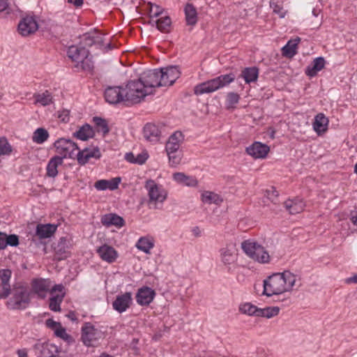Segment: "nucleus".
Wrapping results in <instances>:
<instances>
[{
  "label": "nucleus",
  "mask_w": 357,
  "mask_h": 357,
  "mask_svg": "<svg viewBox=\"0 0 357 357\" xmlns=\"http://www.w3.org/2000/svg\"><path fill=\"white\" fill-rule=\"evenodd\" d=\"M173 178L177 183L188 187H195L198 184V181L195 177L187 176L182 172L174 173Z\"/></svg>",
  "instance_id": "31"
},
{
  "label": "nucleus",
  "mask_w": 357,
  "mask_h": 357,
  "mask_svg": "<svg viewBox=\"0 0 357 357\" xmlns=\"http://www.w3.org/2000/svg\"><path fill=\"white\" fill-rule=\"evenodd\" d=\"M11 296L6 303L7 307L13 310H22L30 304V291L24 286L14 287L12 289Z\"/></svg>",
  "instance_id": "2"
},
{
  "label": "nucleus",
  "mask_w": 357,
  "mask_h": 357,
  "mask_svg": "<svg viewBox=\"0 0 357 357\" xmlns=\"http://www.w3.org/2000/svg\"><path fill=\"white\" fill-rule=\"evenodd\" d=\"M9 6L7 0H0V13L3 11H7L9 13Z\"/></svg>",
  "instance_id": "62"
},
{
  "label": "nucleus",
  "mask_w": 357,
  "mask_h": 357,
  "mask_svg": "<svg viewBox=\"0 0 357 357\" xmlns=\"http://www.w3.org/2000/svg\"><path fill=\"white\" fill-rule=\"evenodd\" d=\"M185 20L188 25H195L197 22V13L192 3H187L185 9Z\"/></svg>",
  "instance_id": "35"
},
{
  "label": "nucleus",
  "mask_w": 357,
  "mask_h": 357,
  "mask_svg": "<svg viewBox=\"0 0 357 357\" xmlns=\"http://www.w3.org/2000/svg\"><path fill=\"white\" fill-rule=\"evenodd\" d=\"M155 24L158 30L164 33L170 31L172 20L169 17L166 16L160 17L155 21Z\"/></svg>",
  "instance_id": "42"
},
{
  "label": "nucleus",
  "mask_w": 357,
  "mask_h": 357,
  "mask_svg": "<svg viewBox=\"0 0 357 357\" xmlns=\"http://www.w3.org/2000/svg\"><path fill=\"white\" fill-rule=\"evenodd\" d=\"M123 93V86H108L105 90L104 96L105 100L109 104H123L126 105Z\"/></svg>",
  "instance_id": "9"
},
{
  "label": "nucleus",
  "mask_w": 357,
  "mask_h": 357,
  "mask_svg": "<svg viewBox=\"0 0 357 357\" xmlns=\"http://www.w3.org/2000/svg\"><path fill=\"white\" fill-rule=\"evenodd\" d=\"M328 124V119L324 114L319 113L314 118L313 128L317 134L320 135L327 130Z\"/></svg>",
  "instance_id": "30"
},
{
  "label": "nucleus",
  "mask_w": 357,
  "mask_h": 357,
  "mask_svg": "<svg viewBox=\"0 0 357 357\" xmlns=\"http://www.w3.org/2000/svg\"><path fill=\"white\" fill-rule=\"evenodd\" d=\"M82 43L85 46L89 47H91L93 45H94L93 32L84 34Z\"/></svg>",
  "instance_id": "54"
},
{
  "label": "nucleus",
  "mask_w": 357,
  "mask_h": 357,
  "mask_svg": "<svg viewBox=\"0 0 357 357\" xmlns=\"http://www.w3.org/2000/svg\"><path fill=\"white\" fill-rule=\"evenodd\" d=\"M262 252H257L255 257H253L254 260L257 261L260 263H268L270 259V256L268 253L264 250V248L262 246Z\"/></svg>",
  "instance_id": "50"
},
{
  "label": "nucleus",
  "mask_w": 357,
  "mask_h": 357,
  "mask_svg": "<svg viewBox=\"0 0 357 357\" xmlns=\"http://www.w3.org/2000/svg\"><path fill=\"white\" fill-rule=\"evenodd\" d=\"M98 331L89 322L85 323L82 328V340L84 345L92 346L93 341L98 338Z\"/></svg>",
  "instance_id": "12"
},
{
  "label": "nucleus",
  "mask_w": 357,
  "mask_h": 357,
  "mask_svg": "<svg viewBox=\"0 0 357 357\" xmlns=\"http://www.w3.org/2000/svg\"><path fill=\"white\" fill-rule=\"evenodd\" d=\"M183 140V136L181 132L176 131L169 137L166 144V151H172L180 150L181 144Z\"/></svg>",
  "instance_id": "23"
},
{
  "label": "nucleus",
  "mask_w": 357,
  "mask_h": 357,
  "mask_svg": "<svg viewBox=\"0 0 357 357\" xmlns=\"http://www.w3.org/2000/svg\"><path fill=\"white\" fill-rule=\"evenodd\" d=\"M120 182L121 178L119 177H116L111 180L102 179L96 181L94 187L98 190H105L107 189L114 190L118 188Z\"/></svg>",
  "instance_id": "25"
},
{
  "label": "nucleus",
  "mask_w": 357,
  "mask_h": 357,
  "mask_svg": "<svg viewBox=\"0 0 357 357\" xmlns=\"http://www.w3.org/2000/svg\"><path fill=\"white\" fill-rule=\"evenodd\" d=\"M269 151L270 148L268 145L259 142H255L246 148L247 153L255 159L265 158Z\"/></svg>",
  "instance_id": "14"
},
{
  "label": "nucleus",
  "mask_w": 357,
  "mask_h": 357,
  "mask_svg": "<svg viewBox=\"0 0 357 357\" xmlns=\"http://www.w3.org/2000/svg\"><path fill=\"white\" fill-rule=\"evenodd\" d=\"M284 282L282 273H273L268 276L264 280L263 294L270 297L286 292Z\"/></svg>",
  "instance_id": "5"
},
{
  "label": "nucleus",
  "mask_w": 357,
  "mask_h": 357,
  "mask_svg": "<svg viewBox=\"0 0 357 357\" xmlns=\"http://www.w3.org/2000/svg\"><path fill=\"white\" fill-rule=\"evenodd\" d=\"M241 248L245 254L252 259L257 252H262V246L255 241H245L241 243Z\"/></svg>",
  "instance_id": "29"
},
{
  "label": "nucleus",
  "mask_w": 357,
  "mask_h": 357,
  "mask_svg": "<svg viewBox=\"0 0 357 357\" xmlns=\"http://www.w3.org/2000/svg\"><path fill=\"white\" fill-rule=\"evenodd\" d=\"M144 188L148 192L149 199L147 204L149 208H161V205L167 197V191L162 185L157 184L155 181L152 179L146 181Z\"/></svg>",
  "instance_id": "1"
},
{
  "label": "nucleus",
  "mask_w": 357,
  "mask_h": 357,
  "mask_svg": "<svg viewBox=\"0 0 357 357\" xmlns=\"http://www.w3.org/2000/svg\"><path fill=\"white\" fill-rule=\"evenodd\" d=\"M259 74L258 68L256 67L245 68L241 73V77L246 83L255 82Z\"/></svg>",
  "instance_id": "37"
},
{
  "label": "nucleus",
  "mask_w": 357,
  "mask_h": 357,
  "mask_svg": "<svg viewBox=\"0 0 357 357\" xmlns=\"http://www.w3.org/2000/svg\"><path fill=\"white\" fill-rule=\"evenodd\" d=\"M138 79L144 86L147 95L152 94L154 88L164 86L158 69L149 70L144 72Z\"/></svg>",
  "instance_id": "6"
},
{
  "label": "nucleus",
  "mask_w": 357,
  "mask_h": 357,
  "mask_svg": "<svg viewBox=\"0 0 357 357\" xmlns=\"http://www.w3.org/2000/svg\"><path fill=\"white\" fill-rule=\"evenodd\" d=\"M153 246V242L146 237H141L136 243L137 248L146 254L150 253Z\"/></svg>",
  "instance_id": "41"
},
{
  "label": "nucleus",
  "mask_w": 357,
  "mask_h": 357,
  "mask_svg": "<svg viewBox=\"0 0 357 357\" xmlns=\"http://www.w3.org/2000/svg\"><path fill=\"white\" fill-rule=\"evenodd\" d=\"M143 134L147 141L156 143L160 139L161 131L158 126L152 123H148L144 127Z\"/></svg>",
  "instance_id": "18"
},
{
  "label": "nucleus",
  "mask_w": 357,
  "mask_h": 357,
  "mask_svg": "<svg viewBox=\"0 0 357 357\" xmlns=\"http://www.w3.org/2000/svg\"><path fill=\"white\" fill-rule=\"evenodd\" d=\"M57 226L54 224H39L36 227V234L42 239L51 237L56 231Z\"/></svg>",
  "instance_id": "24"
},
{
  "label": "nucleus",
  "mask_w": 357,
  "mask_h": 357,
  "mask_svg": "<svg viewBox=\"0 0 357 357\" xmlns=\"http://www.w3.org/2000/svg\"><path fill=\"white\" fill-rule=\"evenodd\" d=\"M35 103H39L43 106H47L53 102V96L50 92L45 91L41 93L33 95Z\"/></svg>",
  "instance_id": "36"
},
{
  "label": "nucleus",
  "mask_w": 357,
  "mask_h": 357,
  "mask_svg": "<svg viewBox=\"0 0 357 357\" xmlns=\"http://www.w3.org/2000/svg\"><path fill=\"white\" fill-rule=\"evenodd\" d=\"M97 252L102 260L108 263L114 262L118 257L115 249L106 244L99 247L97 249Z\"/></svg>",
  "instance_id": "21"
},
{
  "label": "nucleus",
  "mask_w": 357,
  "mask_h": 357,
  "mask_svg": "<svg viewBox=\"0 0 357 357\" xmlns=\"http://www.w3.org/2000/svg\"><path fill=\"white\" fill-rule=\"evenodd\" d=\"M33 349L38 357H54L59 352L56 345L49 342H37Z\"/></svg>",
  "instance_id": "11"
},
{
  "label": "nucleus",
  "mask_w": 357,
  "mask_h": 357,
  "mask_svg": "<svg viewBox=\"0 0 357 357\" xmlns=\"http://www.w3.org/2000/svg\"><path fill=\"white\" fill-rule=\"evenodd\" d=\"M93 121L95 124V128L98 132H102L103 136H105L109 132L107 121L101 117L95 116L93 118Z\"/></svg>",
  "instance_id": "38"
},
{
  "label": "nucleus",
  "mask_w": 357,
  "mask_h": 357,
  "mask_svg": "<svg viewBox=\"0 0 357 357\" xmlns=\"http://www.w3.org/2000/svg\"><path fill=\"white\" fill-rule=\"evenodd\" d=\"M5 236H6V234L0 233V250L4 249L6 248V243L5 242Z\"/></svg>",
  "instance_id": "64"
},
{
  "label": "nucleus",
  "mask_w": 357,
  "mask_h": 357,
  "mask_svg": "<svg viewBox=\"0 0 357 357\" xmlns=\"http://www.w3.org/2000/svg\"><path fill=\"white\" fill-rule=\"evenodd\" d=\"M100 156L101 153L98 146L92 149L85 148L82 151L78 150L76 155L78 163L80 165H85L91 158L98 159Z\"/></svg>",
  "instance_id": "15"
},
{
  "label": "nucleus",
  "mask_w": 357,
  "mask_h": 357,
  "mask_svg": "<svg viewBox=\"0 0 357 357\" xmlns=\"http://www.w3.org/2000/svg\"><path fill=\"white\" fill-rule=\"evenodd\" d=\"M155 292L151 288L144 287L138 289L136 294V300L140 305H148L153 300Z\"/></svg>",
  "instance_id": "17"
},
{
  "label": "nucleus",
  "mask_w": 357,
  "mask_h": 357,
  "mask_svg": "<svg viewBox=\"0 0 357 357\" xmlns=\"http://www.w3.org/2000/svg\"><path fill=\"white\" fill-rule=\"evenodd\" d=\"M38 28L37 22L32 17H24L18 24L19 33L23 36L32 34Z\"/></svg>",
  "instance_id": "13"
},
{
  "label": "nucleus",
  "mask_w": 357,
  "mask_h": 357,
  "mask_svg": "<svg viewBox=\"0 0 357 357\" xmlns=\"http://www.w3.org/2000/svg\"><path fill=\"white\" fill-rule=\"evenodd\" d=\"M149 5H150V13H151V16L158 17L162 13V8L161 7H160L159 6H158L156 4H153L151 3H149Z\"/></svg>",
  "instance_id": "55"
},
{
  "label": "nucleus",
  "mask_w": 357,
  "mask_h": 357,
  "mask_svg": "<svg viewBox=\"0 0 357 357\" xmlns=\"http://www.w3.org/2000/svg\"><path fill=\"white\" fill-rule=\"evenodd\" d=\"M234 79L235 76L231 73L220 75L214 79L197 84L194 88V92L197 96L202 95L204 93H212L228 85L232 82Z\"/></svg>",
  "instance_id": "3"
},
{
  "label": "nucleus",
  "mask_w": 357,
  "mask_h": 357,
  "mask_svg": "<svg viewBox=\"0 0 357 357\" xmlns=\"http://www.w3.org/2000/svg\"><path fill=\"white\" fill-rule=\"evenodd\" d=\"M89 52L84 47L71 45L68 50V56L73 61L79 63L83 61L89 56Z\"/></svg>",
  "instance_id": "20"
},
{
  "label": "nucleus",
  "mask_w": 357,
  "mask_h": 357,
  "mask_svg": "<svg viewBox=\"0 0 357 357\" xmlns=\"http://www.w3.org/2000/svg\"><path fill=\"white\" fill-rule=\"evenodd\" d=\"M123 92L126 106L137 104L148 96L144 86L139 79L129 81L123 86Z\"/></svg>",
  "instance_id": "4"
},
{
  "label": "nucleus",
  "mask_w": 357,
  "mask_h": 357,
  "mask_svg": "<svg viewBox=\"0 0 357 357\" xmlns=\"http://www.w3.org/2000/svg\"><path fill=\"white\" fill-rule=\"evenodd\" d=\"M33 293L39 298H44L50 288V281L43 278L34 279L31 282Z\"/></svg>",
  "instance_id": "16"
},
{
  "label": "nucleus",
  "mask_w": 357,
  "mask_h": 357,
  "mask_svg": "<svg viewBox=\"0 0 357 357\" xmlns=\"http://www.w3.org/2000/svg\"><path fill=\"white\" fill-rule=\"evenodd\" d=\"M54 333L57 337H59L63 340H67L69 337L66 331V329L63 328L61 325L59 326V327L56 328Z\"/></svg>",
  "instance_id": "57"
},
{
  "label": "nucleus",
  "mask_w": 357,
  "mask_h": 357,
  "mask_svg": "<svg viewBox=\"0 0 357 357\" xmlns=\"http://www.w3.org/2000/svg\"><path fill=\"white\" fill-rule=\"evenodd\" d=\"M12 149L5 137L0 138V155H8L11 153Z\"/></svg>",
  "instance_id": "49"
},
{
  "label": "nucleus",
  "mask_w": 357,
  "mask_h": 357,
  "mask_svg": "<svg viewBox=\"0 0 357 357\" xmlns=\"http://www.w3.org/2000/svg\"><path fill=\"white\" fill-rule=\"evenodd\" d=\"M94 36V45H98L99 46H102L104 43V38L102 35L97 31L93 32Z\"/></svg>",
  "instance_id": "58"
},
{
  "label": "nucleus",
  "mask_w": 357,
  "mask_h": 357,
  "mask_svg": "<svg viewBox=\"0 0 357 357\" xmlns=\"http://www.w3.org/2000/svg\"><path fill=\"white\" fill-rule=\"evenodd\" d=\"M54 145L56 152L61 155L62 160L66 158H75L79 150V147L74 142L64 138L59 139Z\"/></svg>",
  "instance_id": "7"
},
{
  "label": "nucleus",
  "mask_w": 357,
  "mask_h": 357,
  "mask_svg": "<svg viewBox=\"0 0 357 357\" xmlns=\"http://www.w3.org/2000/svg\"><path fill=\"white\" fill-rule=\"evenodd\" d=\"M202 200L203 202L211 204H220L222 202V199L216 193L206 191L202 195Z\"/></svg>",
  "instance_id": "39"
},
{
  "label": "nucleus",
  "mask_w": 357,
  "mask_h": 357,
  "mask_svg": "<svg viewBox=\"0 0 357 357\" xmlns=\"http://www.w3.org/2000/svg\"><path fill=\"white\" fill-rule=\"evenodd\" d=\"M238 310L241 313L244 314L258 317L259 307L250 303L241 304L238 307Z\"/></svg>",
  "instance_id": "40"
},
{
  "label": "nucleus",
  "mask_w": 357,
  "mask_h": 357,
  "mask_svg": "<svg viewBox=\"0 0 357 357\" xmlns=\"http://www.w3.org/2000/svg\"><path fill=\"white\" fill-rule=\"evenodd\" d=\"M63 163L62 158L54 156L52 158L47 165V176L54 178L58 174L57 167Z\"/></svg>",
  "instance_id": "34"
},
{
  "label": "nucleus",
  "mask_w": 357,
  "mask_h": 357,
  "mask_svg": "<svg viewBox=\"0 0 357 357\" xmlns=\"http://www.w3.org/2000/svg\"><path fill=\"white\" fill-rule=\"evenodd\" d=\"M81 63L82 68L84 70H91L93 68V65L88 57L83 60V61H79Z\"/></svg>",
  "instance_id": "60"
},
{
  "label": "nucleus",
  "mask_w": 357,
  "mask_h": 357,
  "mask_svg": "<svg viewBox=\"0 0 357 357\" xmlns=\"http://www.w3.org/2000/svg\"><path fill=\"white\" fill-rule=\"evenodd\" d=\"M284 205L291 214H296L302 212L305 206L303 200L298 198L287 200L284 202Z\"/></svg>",
  "instance_id": "28"
},
{
  "label": "nucleus",
  "mask_w": 357,
  "mask_h": 357,
  "mask_svg": "<svg viewBox=\"0 0 357 357\" xmlns=\"http://www.w3.org/2000/svg\"><path fill=\"white\" fill-rule=\"evenodd\" d=\"M158 70L164 86L172 85L181 74L178 67L174 66L162 68Z\"/></svg>",
  "instance_id": "10"
},
{
  "label": "nucleus",
  "mask_w": 357,
  "mask_h": 357,
  "mask_svg": "<svg viewBox=\"0 0 357 357\" xmlns=\"http://www.w3.org/2000/svg\"><path fill=\"white\" fill-rule=\"evenodd\" d=\"M240 96L234 92L228 93L227 95L226 102L229 108H234L235 105L239 101Z\"/></svg>",
  "instance_id": "48"
},
{
  "label": "nucleus",
  "mask_w": 357,
  "mask_h": 357,
  "mask_svg": "<svg viewBox=\"0 0 357 357\" xmlns=\"http://www.w3.org/2000/svg\"><path fill=\"white\" fill-rule=\"evenodd\" d=\"M148 154L146 153H139L136 156L134 163L142 165L146 162Z\"/></svg>",
  "instance_id": "59"
},
{
  "label": "nucleus",
  "mask_w": 357,
  "mask_h": 357,
  "mask_svg": "<svg viewBox=\"0 0 357 357\" xmlns=\"http://www.w3.org/2000/svg\"><path fill=\"white\" fill-rule=\"evenodd\" d=\"M68 2L76 8H80L84 3V0H68Z\"/></svg>",
  "instance_id": "63"
},
{
  "label": "nucleus",
  "mask_w": 357,
  "mask_h": 357,
  "mask_svg": "<svg viewBox=\"0 0 357 357\" xmlns=\"http://www.w3.org/2000/svg\"><path fill=\"white\" fill-rule=\"evenodd\" d=\"M64 295L53 296L50 299L49 307L51 310L54 312H59L61 310L60 305L63 301Z\"/></svg>",
  "instance_id": "47"
},
{
  "label": "nucleus",
  "mask_w": 357,
  "mask_h": 357,
  "mask_svg": "<svg viewBox=\"0 0 357 357\" xmlns=\"http://www.w3.org/2000/svg\"><path fill=\"white\" fill-rule=\"evenodd\" d=\"M5 242L7 245L17 246L19 244L18 236L15 234L6 235L5 236Z\"/></svg>",
  "instance_id": "53"
},
{
  "label": "nucleus",
  "mask_w": 357,
  "mask_h": 357,
  "mask_svg": "<svg viewBox=\"0 0 357 357\" xmlns=\"http://www.w3.org/2000/svg\"><path fill=\"white\" fill-rule=\"evenodd\" d=\"M169 161L172 166H176L180 164L183 154L181 150L167 151Z\"/></svg>",
  "instance_id": "46"
},
{
  "label": "nucleus",
  "mask_w": 357,
  "mask_h": 357,
  "mask_svg": "<svg viewBox=\"0 0 357 357\" xmlns=\"http://www.w3.org/2000/svg\"><path fill=\"white\" fill-rule=\"evenodd\" d=\"M95 135L93 128L89 124H85L79 128L73 135L79 139L86 141L90 138H93Z\"/></svg>",
  "instance_id": "33"
},
{
  "label": "nucleus",
  "mask_w": 357,
  "mask_h": 357,
  "mask_svg": "<svg viewBox=\"0 0 357 357\" xmlns=\"http://www.w3.org/2000/svg\"><path fill=\"white\" fill-rule=\"evenodd\" d=\"M301 40V38L298 37H296L294 39L289 40L286 45H284L282 49V55L291 58L297 53V47L298 45Z\"/></svg>",
  "instance_id": "32"
},
{
  "label": "nucleus",
  "mask_w": 357,
  "mask_h": 357,
  "mask_svg": "<svg viewBox=\"0 0 357 357\" xmlns=\"http://www.w3.org/2000/svg\"><path fill=\"white\" fill-rule=\"evenodd\" d=\"M324 66L325 59L321 56L317 57L306 68L305 73L309 77H314L324 68Z\"/></svg>",
  "instance_id": "27"
},
{
  "label": "nucleus",
  "mask_w": 357,
  "mask_h": 357,
  "mask_svg": "<svg viewBox=\"0 0 357 357\" xmlns=\"http://www.w3.org/2000/svg\"><path fill=\"white\" fill-rule=\"evenodd\" d=\"M101 222L106 227L114 225L121 227L124 225L125 221L123 218L116 213H108L102 217Z\"/></svg>",
  "instance_id": "26"
},
{
  "label": "nucleus",
  "mask_w": 357,
  "mask_h": 357,
  "mask_svg": "<svg viewBox=\"0 0 357 357\" xmlns=\"http://www.w3.org/2000/svg\"><path fill=\"white\" fill-rule=\"evenodd\" d=\"M265 195L274 204H277L279 203V193L274 188H271V189L266 190Z\"/></svg>",
  "instance_id": "51"
},
{
  "label": "nucleus",
  "mask_w": 357,
  "mask_h": 357,
  "mask_svg": "<svg viewBox=\"0 0 357 357\" xmlns=\"http://www.w3.org/2000/svg\"><path fill=\"white\" fill-rule=\"evenodd\" d=\"M49 137L48 132L42 128H38L33 132L32 139L33 141L37 144H43L45 142Z\"/></svg>",
  "instance_id": "45"
},
{
  "label": "nucleus",
  "mask_w": 357,
  "mask_h": 357,
  "mask_svg": "<svg viewBox=\"0 0 357 357\" xmlns=\"http://www.w3.org/2000/svg\"><path fill=\"white\" fill-rule=\"evenodd\" d=\"M58 118L63 122H68L70 119V110L63 109L58 112Z\"/></svg>",
  "instance_id": "56"
},
{
  "label": "nucleus",
  "mask_w": 357,
  "mask_h": 357,
  "mask_svg": "<svg viewBox=\"0 0 357 357\" xmlns=\"http://www.w3.org/2000/svg\"><path fill=\"white\" fill-rule=\"evenodd\" d=\"M280 308L278 307H267L265 308H259L258 317L272 318L278 314Z\"/></svg>",
  "instance_id": "43"
},
{
  "label": "nucleus",
  "mask_w": 357,
  "mask_h": 357,
  "mask_svg": "<svg viewBox=\"0 0 357 357\" xmlns=\"http://www.w3.org/2000/svg\"><path fill=\"white\" fill-rule=\"evenodd\" d=\"M220 259L222 264L231 271V265H234L238 260V250L234 244H227L220 250Z\"/></svg>",
  "instance_id": "8"
},
{
  "label": "nucleus",
  "mask_w": 357,
  "mask_h": 357,
  "mask_svg": "<svg viewBox=\"0 0 357 357\" xmlns=\"http://www.w3.org/2000/svg\"><path fill=\"white\" fill-rule=\"evenodd\" d=\"M45 324H46V326H47L48 328H51V329H52V330H54V331H55V330H56V328H58V327H59V326H60V325H61V324H60V323L56 322V321H54V320H53V319H47V320H46V321H45Z\"/></svg>",
  "instance_id": "61"
},
{
  "label": "nucleus",
  "mask_w": 357,
  "mask_h": 357,
  "mask_svg": "<svg viewBox=\"0 0 357 357\" xmlns=\"http://www.w3.org/2000/svg\"><path fill=\"white\" fill-rule=\"evenodd\" d=\"M132 303V294L126 292L122 295L117 296L113 302V308L117 312L121 313L125 312Z\"/></svg>",
  "instance_id": "19"
},
{
  "label": "nucleus",
  "mask_w": 357,
  "mask_h": 357,
  "mask_svg": "<svg viewBox=\"0 0 357 357\" xmlns=\"http://www.w3.org/2000/svg\"><path fill=\"white\" fill-rule=\"evenodd\" d=\"M66 241V238H61L60 241L56 248V255L59 260L66 259L69 256V252L65 248Z\"/></svg>",
  "instance_id": "44"
},
{
  "label": "nucleus",
  "mask_w": 357,
  "mask_h": 357,
  "mask_svg": "<svg viewBox=\"0 0 357 357\" xmlns=\"http://www.w3.org/2000/svg\"><path fill=\"white\" fill-rule=\"evenodd\" d=\"M11 278V271L9 269L0 270V282L1 284H10L9 281Z\"/></svg>",
  "instance_id": "52"
},
{
  "label": "nucleus",
  "mask_w": 357,
  "mask_h": 357,
  "mask_svg": "<svg viewBox=\"0 0 357 357\" xmlns=\"http://www.w3.org/2000/svg\"><path fill=\"white\" fill-rule=\"evenodd\" d=\"M285 282V291H291L294 287L296 286L297 288L301 286V278L298 275L292 273L289 271H285L282 273Z\"/></svg>",
  "instance_id": "22"
}]
</instances>
